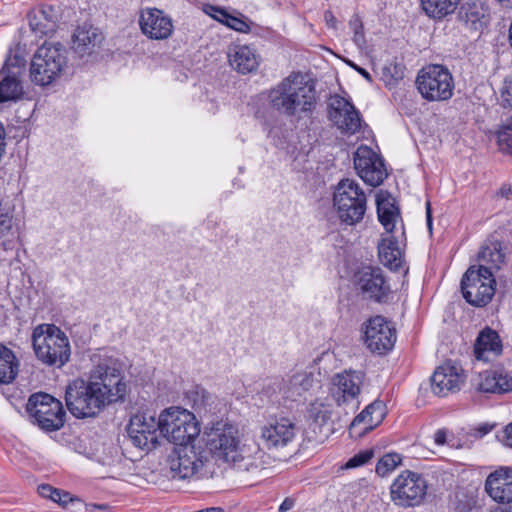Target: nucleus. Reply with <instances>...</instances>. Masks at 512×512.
Wrapping results in <instances>:
<instances>
[{
    "label": "nucleus",
    "instance_id": "obj_1",
    "mask_svg": "<svg viewBox=\"0 0 512 512\" xmlns=\"http://www.w3.org/2000/svg\"><path fill=\"white\" fill-rule=\"evenodd\" d=\"M93 368L88 380L75 379L65 390V402L76 418L97 416L107 406L123 403L130 387L122 363L107 353H95L91 357Z\"/></svg>",
    "mask_w": 512,
    "mask_h": 512
},
{
    "label": "nucleus",
    "instance_id": "obj_2",
    "mask_svg": "<svg viewBox=\"0 0 512 512\" xmlns=\"http://www.w3.org/2000/svg\"><path fill=\"white\" fill-rule=\"evenodd\" d=\"M207 448L218 460L252 476H262L266 454L256 443L242 442L239 430L230 424L217 423L207 434Z\"/></svg>",
    "mask_w": 512,
    "mask_h": 512
},
{
    "label": "nucleus",
    "instance_id": "obj_3",
    "mask_svg": "<svg viewBox=\"0 0 512 512\" xmlns=\"http://www.w3.org/2000/svg\"><path fill=\"white\" fill-rule=\"evenodd\" d=\"M271 109L286 117L308 116L316 107L315 85L301 73H291L268 91Z\"/></svg>",
    "mask_w": 512,
    "mask_h": 512
},
{
    "label": "nucleus",
    "instance_id": "obj_4",
    "mask_svg": "<svg viewBox=\"0 0 512 512\" xmlns=\"http://www.w3.org/2000/svg\"><path fill=\"white\" fill-rule=\"evenodd\" d=\"M31 341L35 356L43 365L60 369L69 362V338L55 324L37 325L32 331Z\"/></svg>",
    "mask_w": 512,
    "mask_h": 512
},
{
    "label": "nucleus",
    "instance_id": "obj_5",
    "mask_svg": "<svg viewBox=\"0 0 512 512\" xmlns=\"http://www.w3.org/2000/svg\"><path fill=\"white\" fill-rule=\"evenodd\" d=\"M67 49L61 43L41 45L33 56L30 65V78L40 86L51 84L68 67Z\"/></svg>",
    "mask_w": 512,
    "mask_h": 512
},
{
    "label": "nucleus",
    "instance_id": "obj_6",
    "mask_svg": "<svg viewBox=\"0 0 512 512\" xmlns=\"http://www.w3.org/2000/svg\"><path fill=\"white\" fill-rule=\"evenodd\" d=\"M333 200L342 222L355 225L363 219L367 210V197L355 180L342 179L336 187Z\"/></svg>",
    "mask_w": 512,
    "mask_h": 512
},
{
    "label": "nucleus",
    "instance_id": "obj_7",
    "mask_svg": "<svg viewBox=\"0 0 512 512\" xmlns=\"http://www.w3.org/2000/svg\"><path fill=\"white\" fill-rule=\"evenodd\" d=\"M200 426L193 413L181 408H169L161 413V435L176 447L193 445Z\"/></svg>",
    "mask_w": 512,
    "mask_h": 512
},
{
    "label": "nucleus",
    "instance_id": "obj_8",
    "mask_svg": "<svg viewBox=\"0 0 512 512\" xmlns=\"http://www.w3.org/2000/svg\"><path fill=\"white\" fill-rule=\"evenodd\" d=\"M416 85L419 93L428 101H445L453 95L454 80L443 65L432 64L422 68L418 72Z\"/></svg>",
    "mask_w": 512,
    "mask_h": 512
},
{
    "label": "nucleus",
    "instance_id": "obj_9",
    "mask_svg": "<svg viewBox=\"0 0 512 512\" xmlns=\"http://www.w3.org/2000/svg\"><path fill=\"white\" fill-rule=\"evenodd\" d=\"M427 492L426 480L419 473L405 470L400 473L390 486L392 502L402 508L421 504Z\"/></svg>",
    "mask_w": 512,
    "mask_h": 512
},
{
    "label": "nucleus",
    "instance_id": "obj_10",
    "mask_svg": "<svg viewBox=\"0 0 512 512\" xmlns=\"http://www.w3.org/2000/svg\"><path fill=\"white\" fill-rule=\"evenodd\" d=\"M27 412L45 431H56L64 425L65 411L62 403L46 393H36L29 397Z\"/></svg>",
    "mask_w": 512,
    "mask_h": 512
},
{
    "label": "nucleus",
    "instance_id": "obj_11",
    "mask_svg": "<svg viewBox=\"0 0 512 512\" xmlns=\"http://www.w3.org/2000/svg\"><path fill=\"white\" fill-rule=\"evenodd\" d=\"M496 279L490 272L477 271L470 267L462 277L461 291L463 298L472 306L487 305L495 294Z\"/></svg>",
    "mask_w": 512,
    "mask_h": 512
},
{
    "label": "nucleus",
    "instance_id": "obj_12",
    "mask_svg": "<svg viewBox=\"0 0 512 512\" xmlns=\"http://www.w3.org/2000/svg\"><path fill=\"white\" fill-rule=\"evenodd\" d=\"M356 283L365 299L375 303H387L392 298L391 285L380 267L362 268L358 272Z\"/></svg>",
    "mask_w": 512,
    "mask_h": 512
},
{
    "label": "nucleus",
    "instance_id": "obj_13",
    "mask_svg": "<svg viewBox=\"0 0 512 512\" xmlns=\"http://www.w3.org/2000/svg\"><path fill=\"white\" fill-rule=\"evenodd\" d=\"M128 435L132 443L139 448H155L161 435V415L158 420L148 413H137L130 418Z\"/></svg>",
    "mask_w": 512,
    "mask_h": 512
},
{
    "label": "nucleus",
    "instance_id": "obj_14",
    "mask_svg": "<svg viewBox=\"0 0 512 512\" xmlns=\"http://www.w3.org/2000/svg\"><path fill=\"white\" fill-rule=\"evenodd\" d=\"M456 19L464 30L481 35L490 24L491 8L484 0H467L460 4Z\"/></svg>",
    "mask_w": 512,
    "mask_h": 512
},
{
    "label": "nucleus",
    "instance_id": "obj_15",
    "mask_svg": "<svg viewBox=\"0 0 512 512\" xmlns=\"http://www.w3.org/2000/svg\"><path fill=\"white\" fill-rule=\"evenodd\" d=\"M396 341V330L382 316L370 318L364 327V343L367 348L379 355L391 350Z\"/></svg>",
    "mask_w": 512,
    "mask_h": 512
},
{
    "label": "nucleus",
    "instance_id": "obj_16",
    "mask_svg": "<svg viewBox=\"0 0 512 512\" xmlns=\"http://www.w3.org/2000/svg\"><path fill=\"white\" fill-rule=\"evenodd\" d=\"M329 120L344 134L353 135L359 132L362 118L355 106L346 98L335 95L328 103Z\"/></svg>",
    "mask_w": 512,
    "mask_h": 512
},
{
    "label": "nucleus",
    "instance_id": "obj_17",
    "mask_svg": "<svg viewBox=\"0 0 512 512\" xmlns=\"http://www.w3.org/2000/svg\"><path fill=\"white\" fill-rule=\"evenodd\" d=\"M354 167L360 178L373 187L381 185L387 177L383 160L365 145L357 148L354 154Z\"/></svg>",
    "mask_w": 512,
    "mask_h": 512
},
{
    "label": "nucleus",
    "instance_id": "obj_18",
    "mask_svg": "<svg viewBox=\"0 0 512 512\" xmlns=\"http://www.w3.org/2000/svg\"><path fill=\"white\" fill-rule=\"evenodd\" d=\"M141 32L152 40H166L174 31L173 20L163 10L145 8L139 16Z\"/></svg>",
    "mask_w": 512,
    "mask_h": 512
},
{
    "label": "nucleus",
    "instance_id": "obj_19",
    "mask_svg": "<svg viewBox=\"0 0 512 512\" xmlns=\"http://www.w3.org/2000/svg\"><path fill=\"white\" fill-rule=\"evenodd\" d=\"M169 464L173 478L186 479L203 466V461L194 445H182L174 448Z\"/></svg>",
    "mask_w": 512,
    "mask_h": 512
},
{
    "label": "nucleus",
    "instance_id": "obj_20",
    "mask_svg": "<svg viewBox=\"0 0 512 512\" xmlns=\"http://www.w3.org/2000/svg\"><path fill=\"white\" fill-rule=\"evenodd\" d=\"M464 370L457 363L447 361L439 366L431 377L432 390L436 395L446 396L458 391L465 381Z\"/></svg>",
    "mask_w": 512,
    "mask_h": 512
},
{
    "label": "nucleus",
    "instance_id": "obj_21",
    "mask_svg": "<svg viewBox=\"0 0 512 512\" xmlns=\"http://www.w3.org/2000/svg\"><path fill=\"white\" fill-rule=\"evenodd\" d=\"M364 374L359 371H345L333 377L331 393L338 405L357 400Z\"/></svg>",
    "mask_w": 512,
    "mask_h": 512
},
{
    "label": "nucleus",
    "instance_id": "obj_22",
    "mask_svg": "<svg viewBox=\"0 0 512 512\" xmlns=\"http://www.w3.org/2000/svg\"><path fill=\"white\" fill-rule=\"evenodd\" d=\"M103 39V34L97 27L84 23L75 29L71 48L78 57H88L100 48Z\"/></svg>",
    "mask_w": 512,
    "mask_h": 512
},
{
    "label": "nucleus",
    "instance_id": "obj_23",
    "mask_svg": "<svg viewBox=\"0 0 512 512\" xmlns=\"http://www.w3.org/2000/svg\"><path fill=\"white\" fill-rule=\"evenodd\" d=\"M485 491L495 502L512 503V468L500 467L485 480Z\"/></svg>",
    "mask_w": 512,
    "mask_h": 512
},
{
    "label": "nucleus",
    "instance_id": "obj_24",
    "mask_svg": "<svg viewBox=\"0 0 512 512\" xmlns=\"http://www.w3.org/2000/svg\"><path fill=\"white\" fill-rule=\"evenodd\" d=\"M474 390L482 394H503L512 390V378L502 370H486L472 379Z\"/></svg>",
    "mask_w": 512,
    "mask_h": 512
},
{
    "label": "nucleus",
    "instance_id": "obj_25",
    "mask_svg": "<svg viewBox=\"0 0 512 512\" xmlns=\"http://www.w3.org/2000/svg\"><path fill=\"white\" fill-rule=\"evenodd\" d=\"M295 435V424L285 417L261 428V439L268 448L284 447L294 439Z\"/></svg>",
    "mask_w": 512,
    "mask_h": 512
},
{
    "label": "nucleus",
    "instance_id": "obj_26",
    "mask_svg": "<svg viewBox=\"0 0 512 512\" xmlns=\"http://www.w3.org/2000/svg\"><path fill=\"white\" fill-rule=\"evenodd\" d=\"M478 261L477 271L484 273L485 270L494 276L495 272L499 271L505 264L502 243L494 237L488 238L478 254Z\"/></svg>",
    "mask_w": 512,
    "mask_h": 512
},
{
    "label": "nucleus",
    "instance_id": "obj_27",
    "mask_svg": "<svg viewBox=\"0 0 512 512\" xmlns=\"http://www.w3.org/2000/svg\"><path fill=\"white\" fill-rule=\"evenodd\" d=\"M29 15V25L36 34L47 36L56 31L59 19V9L57 7L43 4L34 9Z\"/></svg>",
    "mask_w": 512,
    "mask_h": 512
},
{
    "label": "nucleus",
    "instance_id": "obj_28",
    "mask_svg": "<svg viewBox=\"0 0 512 512\" xmlns=\"http://www.w3.org/2000/svg\"><path fill=\"white\" fill-rule=\"evenodd\" d=\"M227 57L232 69L243 75L256 71L259 66V56L247 45H230Z\"/></svg>",
    "mask_w": 512,
    "mask_h": 512
},
{
    "label": "nucleus",
    "instance_id": "obj_29",
    "mask_svg": "<svg viewBox=\"0 0 512 512\" xmlns=\"http://www.w3.org/2000/svg\"><path fill=\"white\" fill-rule=\"evenodd\" d=\"M0 103L17 100L23 95V88L19 79L20 67L6 63L1 70Z\"/></svg>",
    "mask_w": 512,
    "mask_h": 512
},
{
    "label": "nucleus",
    "instance_id": "obj_30",
    "mask_svg": "<svg viewBox=\"0 0 512 512\" xmlns=\"http://www.w3.org/2000/svg\"><path fill=\"white\" fill-rule=\"evenodd\" d=\"M502 352V344L496 331L486 328L477 337L474 355L477 360L489 361V355L498 356Z\"/></svg>",
    "mask_w": 512,
    "mask_h": 512
},
{
    "label": "nucleus",
    "instance_id": "obj_31",
    "mask_svg": "<svg viewBox=\"0 0 512 512\" xmlns=\"http://www.w3.org/2000/svg\"><path fill=\"white\" fill-rule=\"evenodd\" d=\"M377 215L387 233H392L397 219L400 216L399 209L387 192L381 191L376 197Z\"/></svg>",
    "mask_w": 512,
    "mask_h": 512
},
{
    "label": "nucleus",
    "instance_id": "obj_32",
    "mask_svg": "<svg viewBox=\"0 0 512 512\" xmlns=\"http://www.w3.org/2000/svg\"><path fill=\"white\" fill-rule=\"evenodd\" d=\"M378 256L381 263L392 271L402 268V255L398 241L394 237L383 238L378 243Z\"/></svg>",
    "mask_w": 512,
    "mask_h": 512
},
{
    "label": "nucleus",
    "instance_id": "obj_33",
    "mask_svg": "<svg viewBox=\"0 0 512 512\" xmlns=\"http://www.w3.org/2000/svg\"><path fill=\"white\" fill-rule=\"evenodd\" d=\"M13 215L11 208L4 206L0 201V239L6 237L2 241V246L5 250H12L16 245L17 235L13 230Z\"/></svg>",
    "mask_w": 512,
    "mask_h": 512
},
{
    "label": "nucleus",
    "instance_id": "obj_34",
    "mask_svg": "<svg viewBox=\"0 0 512 512\" xmlns=\"http://www.w3.org/2000/svg\"><path fill=\"white\" fill-rule=\"evenodd\" d=\"M19 363L9 348L0 345V383H11L18 374Z\"/></svg>",
    "mask_w": 512,
    "mask_h": 512
},
{
    "label": "nucleus",
    "instance_id": "obj_35",
    "mask_svg": "<svg viewBox=\"0 0 512 512\" xmlns=\"http://www.w3.org/2000/svg\"><path fill=\"white\" fill-rule=\"evenodd\" d=\"M460 0H421V7L430 18L441 20L452 14Z\"/></svg>",
    "mask_w": 512,
    "mask_h": 512
},
{
    "label": "nucleus",
    "instance_id": "obj_36",
    "mask_svg": "<svg viewBox=\"0 0 512 512\" xmlns=\"http://www.w3.org/2000/svg\"><path fill=\"white\" fill-rule=\"evenodd\" d=\"M313 385V376L311 373L298 372L292 375L286 385L285 394L288 398L294 399L307 392Z\"/></svg>",
    "mask_w": 512,
    "mask_h": 512
},
{
    "label": "nucleus",
    "instance_id": "obj_37",
    "mask_svg": "<svg viewBox=\"0 0 512 512\" xmlns=\"http://www.w3.org/2000/svg\"><path fill=\"white\" fill-rule=\"evenodd\" d=\"M373 416L376 419V423H381L386 415V407L382 401H374L369 404L360 414H358L351 423V431H355V428L360 426V421L368 416Z\"/></svg>",
    "mask_w": 512,
    "mask_h": 512
},
{
    "label": "nucleus",
    "instance_id": "obj_38",
    "mask_svg": "<svg viewBox=\"0 0 512 512\" xmlns=\"http://www.w3.org/2000/svg\"><path fill=\"white\" fill-rule=\"evenodd\" d=\"M212 9L218 14L214 16L219 22L225 24L229 28L241 32V33H249L250 25L241 18L232 16L228 14L223 8L212 7Z\"/></svg>",
    "mask_w": 512,
    "mask_h": 512
},
{
    "label": "nucleus",
    "instance_id": "obj_39",
    "mask_svg": "<svg viewBox=\"0 0 512 512\" xmlns=\"http://www.w3.org/2000/svg\"><path fill=\"white\" fill-rule=\"evenodd\" d=\"M349 28L353 33L352 40L359 49H364L367 46L365 38L364 24L361 17L358 14H354L349 22Z\"/></svg>",
    "mask_w": 512,
    "mask_h": 512
},
{
    "label": "nucleus",
    "instance_id": "obj_40",
    "mask_svg": "<svg viewBox=\"0 0 512 512\" xmlns=\"http://www.w3.org/2000/svg\"><path fill=\"white\" fill-rule=\"evenodd\" d=\"M497 142L503 153L512 154V119L504 123L497 131Z\"/></svg>",
    "mask_w": 512,
    "mask_h": 512
},
{
    "label": "nucleus",
    "instance_id": "obj_41",
    "mask_svg": "<svg viewBox=\"0 0 512 512\" xmlns=\"http://www.w3.org/2000/svg\"><path fill=\"white\" fill-rule=\"evenodd\" d=\"M402 458L397 453H388L384 455L380 460L378 461L376 465V473L379 476H386L388 473L393 471L398 465L401 464Z\"/></svg>",
    "mask_w": 512,
    "mask_h": 512
},
{
    "label": "nucleus",
    "instance_id": "obj_42",
    "mask_svg": "<svg viewBox=\"0 0 512 512\" xmlns=\"http://www.w3.org/2000/svg\"><path fill=\"white\" fill-rule=\"evenodd\" d=\"M379 423H376V419L371 415L368 417L363 418L360 421V426L355 428V431H351V426L349 427V434L351 437L359 438L365 435L366 433L373 430L375 427H377Z\"/></svg>",
    "mask_w": 512,
    "mask_h": 512
},
{
    "label": "nucleus",
    "instance_id": "obj_43",
    "mask_svg": "<svg viewBox=\"0 0 512 512\" xmlns=\"http://www.w3.org/2000/svg\"><path fill=\"white\" fill-rule=\"evenodd\" d=\"M374 455L373 449H366L355 454L346 464L347 468H355L368 463Z\"/></svg>",
    "mask_w": 512,
    "mask_h": 512
},
{
    "label": "nucleus",
    "instance_id": "obj_44",
    "mask_svg": "<svg viewBox=\"0 0 512 512\" xmlns=\"http://www.w3.org/2000/svg\"><path fill=\"white\" fill-rule=\"evenodd\" d=\"M501 96L504 106L512 109V79L505 81Z\"/></svg>",
    "mask_w": 512,
    "mask_h": 512
},
{
    "label": "nucleus",
    "instance_id": "obj_45",
    "mask_svg": "<svg viewBox=\"0 0 512 512\" xmlns=\"http://www.w3.org/2000/svg\"><path fill=\"white\" fill-rule=\"evenodd\" d=\"M53 502L58 503L62 507H67L69 503H72L74 500L70 497V494L61 490H56L54 494Z\"/></svg>",
    "mask_w": 512,
    "mask_h": 512
},
{
    "label": "nucleus",
    "instance_id": "obj_46",
    "mask_svg": "<svg viewBox=\"0 0 512 512\" xmlns=\"http://www.w3.org/2000/svg\"><path fill=\"white\" fill-rule=\"evenodd\" d=\"M330 419H331V411L328 409H320L315 414L314 421L320 425H323Z\"/></svg>",
    "mask_w": 512,
    "mask_h": 512
},
{
    "label": "nucleus",
    "instance_id": "obj_47",
    "mask_svg": "<svg viewBox=\"0 0 512 512\" xmlns=\"http://www.w3.org/2000/svg\"><path fill=\"white\" fill-rule=\"evenodd\" d=\"M56 490L55 488H53L52 486L48 485V484H43V485H40L38 487V492L39 494L44 497V498H48V499H54V494L56 493Z\"/></svg>",
    "mask_w": 512,
    "mask_h": 512
},
{
    "label": "nucleus",
    "instance_id": "obj_48",
    "mask_svg": "<svg viewBox=\"0 0 512 512\" xmlns=\"http://www.w3.org/2000/svg\"><path fill=\"white\" fill-rule=\"evenodd\" d=\"M324 21L329 28L334 30L338 28V20L331 10H326L324 12Z\"/></svg>",
    "mask_w": 512,
    "mask_h": 512
},
{
    "label": "nucleus",
    "instance_id": "obj_49",
    "mask_svg": "<svg viewBox=\"0 0 512 512\" xmlns=\"http://www.w3.org/2000/svg\"><path fill=\"white\" fill-rule=\"evenodd\" d=\"M502 441L506 446L512 448V422L505 427Z\"/></svg>",
    "mask_w": 512,
    "mask_h": 512
},
{
    "label": "nucleus",
    "instance_id": "obj_50",
    "mask_svg": "<svg viewBox=\"0 0 512 512\" xmlns=\"http://www.w3.org/2000/svg\"><path fill=\"white\" fill-rule=\"evenodd\" d=\"M294 504H295V500L291 497H287L280 504L278 511L279 512H287L294 507Z\"/></svg>",
    "mask_w": 512,
    "mask_h": 512
},
{
    "label": "nucleus",
    "instance_id": "obj_51",
    "mask_svg": "<svg viewBox=\"0 0 512 512\" xmlns=\"http://www.w3.org/2000/svg\"><path fill=\"white\" fill-rule=\"evenodd\" d=\"M447 431L445 429H439L434 435V441L437 445H444L446 443Z\"/></svg>",
    "mask_w": 512,
    "mask_h": 512
},
{
    "label": "nucleus",
    "instance_id": "obj_52",
    "mask_svg": "<svg viewBox=\"0 0 512 512\" xmlns=\"http://www.w3.org/2000/svg\"><path fill=\"white\" fill-rule=\"evenodd\" d=\"M350 66H352L360 75H362L366 80L369 82L372 81L371 75L369 72H367L364 68L357 66L356 64L350 63Z\"/></svg>",
    "mask_w": 512,
    "mask_h": 512
},
{
    "label": "nucleus",
    "instance_id": "obj_53",
    "mask_svg": "<svg viewBox=\"0 0 512 512\" xmlns=\"http://www.w3.org/2000/svg\"><path fill=\"white\" fill-rule=\"evenodd\" d=\"M426 220H427V226H428L429 230L431 231L432 230V214H431V205H430L429 201L426 203Z\"/></svg>",
    "mask_w": 512,
    "mask_h": 512
},
{
    "label": "nucleus",
    "instance_id": "obj_54",
    "mask_svg": "<svg viewBox=\"0 0 512 512\" xmlns=\"http://www.w3.org/2000/svg\"><path fill=\"white\" fill-rule=\"evenodd\" d=\"M498 194L501 196V197H505V198H510L512 196V188L511 187H506V186H503Z\"/></svg>",
    "mask_w": 512,
    "mask_h": 512
},
{
    "label": "nucleus",
    "instance_id": "obj_55",
    "mask_svg": "<svg viewBox=\"0 0 512 512\" xmlns=\"http://www.w3.org/2000/svg\"><path fill=\"white\" fill-rule=\"evenodd\" d=\"M503 6L512 8V0H498Z\"/></svg>",
    "mask_w": 512,
    "mask_h": 512
},
{
    "label": "nucleus",
    "instance_id": "obj_56",
    "mask_svg": "<svg viewBox=\"0 0 512 512\" xmlns=\"http://www.w3.org/2000/svg\"><path fill=\"white\" fill-rule=\"evenodd\" d=\"M491 428L492 427L484 426V427H480L479 431L482 432V434H487L491 430Z\"/></svg>",
    "mask_w": 512,
    "mask_h": 512
},
{
    "label": "nucleus",
    "instance_id": "obj_57",
    "mask_svg": "<svg viewBox=\"0 0 512 512\" xmlns=\"http://www.w3.org/2000/svg\"><path fill=\"white\" fill-rule=\"evenodd\" d=\"M509 42H510V46L512 48V22H511V25L509 28Z\"/></svg>",
    "mask_w": 512,
    "mask_h": 512
},
{
    "label": "nucleus",
    "instance_id": "obj_58",
    "mask_svg": "<svg viewBox=\"0 0 512 512\" xmlns=\"http://www.w3.org/2000/svg\"><path fill=\"white\" fill-rule=\"evenodd\" d=\"M407 272H408V268H405L404 273L407 274Z\"/></svg>",
    "mask_w": 512,
    "mask_h": 512
}]
</instances>
